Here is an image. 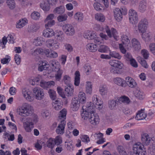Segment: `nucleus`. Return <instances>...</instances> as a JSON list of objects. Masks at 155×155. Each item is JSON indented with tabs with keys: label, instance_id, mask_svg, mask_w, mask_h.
Segmentation results:
<instances>
[{
	"label": "nucleus",
	"instance_id": "nucleus-49",
	"mask_svg": "<svg viewBox=\"0 0 155 155\" xmlns=\"http://www.w3.org/2000/svg\"><path fill=\"white\" fill-rule=\"evenodd\" d=\"M84 68L86 74L87 75H89L92 71L91 66L88 64H86L84 65Z\"/></svg>",
	"mask_w": 155,
	"mask_h": 155
},
{
	"label": "nucleus",
	"instance_id": "nucleus-12",
	"mask_svg": "<svg viewBox=\"0 0 155 155\" xmlns=\"http://www.w3.org/2000/svg\"><path fill=\"white\" fill-rule=\"evenodd\" d=\"M54 18V15L53 14H50L47 16L44 21L46 28L51 27L55 24V21L53 20Z\"/></svg>",
	"mask_w": 155,
	"mask_h": 155
},
{
	"label": "nucleus",
	"instance_id": "nucleus-33",
	"mask_svg": "<svg viewBox=\"0 0 155 155\" xmlns=\"http://www.w3.org/2000/svg\"><path fill=\"white\" fill-rule=\"evenodd\" d=\"M134 95L136 97L140 100H143L145 97L144 93L139 89H137L135 91Z\"/></svg>",
	"mask_w": 155,
	"mask_h": 155
},
{
	"label": "nucleus",
	"instance_id": "nucleus-56",
	"mask_svg": "<svg viewBox=\"0 0 155 155\" xmlns=\"http://www.w3.org/2000/svg\"><path fill=\"white\" fill-rule=\"evenodd\" d=\"M44 41L43 38L41 37H39L35 39L34 42L36 45L38 46L42 45Z\"/></svg>",
	"mask_w": 155,
	"mask_h": 155
},
{
	"label": "nucleus",
	"instance_id": "nucleus-52",
	"mask_svg": "<svg viewBox=\"0 0 155 155\" xmlns=\"http://www.w3.org/2000/svg\"><path fill=\"white\" fill-rule=\"evenodd\" d=\"M137 58L138 62L143 67L146 68H148L149 66L147 63L146 61L140 57H138Z\"/></svg>",
	"mask_w": 155,
	"mask_h": 155
},
{
	"label": "nucleus",
	"instance_id": "nucleus-47",
	"mask_svg": "<svg viewBox=\"0 0 155 155\" xmlns=\"http://www.w3.org/2000/svg\"><path fill=\"white\" fill-rule=\"evenodd\" d=\"M95 19L99 21L103 22L105 20L104 15L101 13H98L95 15Z\"/></svg>",
	"mask_w": 155,
	"mask_h": 155
},
{
	"label": "nucleus",
	"instance_id": "nucleus-36",
	"mask_svg": "<svg viewBox=\"0 0 155 155\" xmlns=\"http://www.w3.org/2000/svg\"><path fill=\"white\" fill-rule=\"evenodd\" d=\"M52 104L53 108L56 110H59L62 107L60 102L58 99L53 101Z\"/></svg>",
	"mask_w": 155,
	"mask_h": 155
},
{
	"label": "nucleus",
	"instance_id": "nucleus-21",
	"mask_svg": "<svg viewBox=\"0 0 155 155\" xmlns=\"http://www.w3.org/2000/svg\"><path fill=\"white\" fill-rule=\"evenodd\" d=\"M34 124L32 122H30L29 120L23 123V126L25 131L28 132H30L34 127Z\"/></svg>",
	"mask_w": 155,
	"mask_h": 155
},
{
	"label": "nucleus",
	"instance_id": "nucleus-17",
	"mask_svg": "<svg viewBox=\"0 0 155 155\" xmlns=\"http://www.w3.org/2000/svg\"><path fill=\"white\" fill-rule=\"evenodd\" d=\"M125 83L126 85H127L128 87L131 88H133L136 87L137 85L135 81L130 77L128 76L125 78Z\"/></svg>",
	"mask_w": 155,
	"mask_h": 155
},
{
	"label": "nucleus",
	"instance_id": "nucleus-22",
	"mask_svg": "<svg viewBox=\"0 0 155 155\" xmlns=\"http://www.w3.org/2000/svg\"><path fill=\"white\" fill-rule=\"evenodd\" d=\"M132 47L135 51H139L141 49V45L139 41L137 39L133 38L131 41Z\"/></svg>",
	"mask_w": 155,
	"mask_h": 155
},
{
	"label": "nucleus",
	"instance_id": "nucleus-42",
	"mask_svg": "<svg viewBox=\"0 0 155 155\" xmlns=\"http://www.w3.org/2000/svg\"><path fill=\"white\" fill-rule=\"evenodd\" d=\"M92 89V84L91 82L87 81L85 85V92L87 94H91Z\"/></svg>",
	"mask_w": 155,
	"mask_h": 155
},
{
	"label": "nucleus",
	"instance_id": "nucleus-24",
	"mask_svg": "<svg viewBox=\"0 0 155 155\" xmlns=\"http://www.w3.org/2000/svg\"><path fill=\"white\" fill-rule=\"evenodd\" d=\"M80 103L76 97L73 99L71 107L73 111H76L78 110L80 106Z\"/></svg>",
	"mask_w": 155,
	"mask_h": 155
},
{
	"label": "nucleus",
	"instance_id": "nucleus-35",
	"mask_svg": "<svg viewBox=\"0 0 155 155\" xmlns=\"http://www.w3.org/2000/svg\"><path fill=\"white\" fill-rule=\"evenodd\" d=\"M64 91L66 95L68 96H71L73 94V87L71 85H68L65 88Z\"/></svg>",
	"mask_w": 155,
	"mask_h": 155
},
{
	"label": "nucleus",
	"instance_id": "nucleus-39",
	"mask_svg": "<svg viewBox=\"0 0 155 155\" xmlns=\"http://www.w3.org/2000/svg\"><path fill=\"white\" fill-rule=\"evenodd\" d=\"M27 23V20L26 18L21 19L17 23L16 27L17 28H21Z\"/></svg>",
	"mask_w": 155,
	"mask_h": 155
},
{
	"label": "nucleus",
	"instance_id": "nucleus-37",
	"mask_svg": "<svg viewBox=\"0 0 155 155\" xmlns=\"http://www.w3.org/2000/svg\"><path fill=\"white\" fill-rule=\"evenodd\" d=\"M65 10L64 6L61 5L55 8L53 10V12L55 14H62L64 12Z\"/></svg>",
	"mask_w": 155,
	"mask_h": 155
},
{
	"label": "nucleus",
	"instance_id": "nucleus-45",
	"mask_svg": "<svg viewBox=\"0 0 155 155\" xmlns=\"http://www.w3.org/2000/svg\"><path fill=\"white\" fill-rule=\"evenodd\" d=\"M129 98L126 96H123L119 97L118 99V102L120 103H124L128 104L130 102Z\"/></svg>",
	"mask_w": 155,
	"mask_h": 155
},
{
	"label": "nucleus",
	"instance_id": "nucleus-26",
	"mask_svg": "<svg viewBox=\"0 0 155 155\" xmlns=\"http://www.w3.org/2000/svg\"><path fill=\"white\" fill-rule=\"evenodd\" d=\"M46 28L43 31V35L45 38H50L52 37L54 34L53 30L52 29Z\"/></svg>",
	"mask_w": 155,
	"mask_h": 155
},
{
	"label": "nucleus",
	"instance_id": "nucleus-10",
	"mask_svg": "<svg viewBox=\"0 0 155 155\" xmlns=\"http://www.w3.org/2000/svg\"><path fill=\"white\" fill-rule=\"evenodd\" d=\"M62 29L65 34L68 36H72L75 33L74 27L70 24H66L62 26Z\"/></svg>",
	"mask_w": 155,
	"mask_h": 155
},
{
	"label": "nucleus",
	"instance_id": "nucleus-1",
	"mask_svg": "<svg viewBox=\"0 0 155 155\" xmlns=\"http://www.w3.org/2000/svg\"><path fill=\"white\" fill-rule=\"evenodd\" d=\"M67 111L65 109H62L60 112L58 118L60 123L56 130V132L58 134H63L64 131V128L66 124V119Z\"/></svg>",
	"mask_w": 155,
	"mask_h": 155
},
{
	"label": "nucleus",
	"instance_id": "nucleus-63",
	"mask_svg": "<svg viewBox=\"0 0 155 155\" xmlns=\"http://www.w3.org/2000/svg\"><path fill=\"white\" fill-rule=\"evenodd\" d=\"M116 100H110L108 102V106L111 109H113L115 108L116 107Z\"/></svg>",
	"mask_w": 155,
	"mask_h": 155
},
{
	"label": "nucleus",
	"instance_id": "nucleus-64",
	"mask_svg": "<svg viewBox=\"0 0 155 155\" xmlns=\"http://www.w3.org/2000/svg\"><path fill=\"white\" fill-rule=\"evenodd\" d=\"M141 53L142 55L145 59H147L149 57L150 54L148 51L145 49L142 50L141 51Z\"/></svg>",
	"mask_w": 155,
	"mask_h": 155
},
{
	"label": "nucleus",
	"instance_id": "nucleus-18",
	"mask_svg": "<svg viewBox=\"0 0 155 155\" xmlns=\"http://www.w3.org/2000/svg\"><path fill=\"white\" fill-rule=\"evenodd\" d=\"M96 33L93 31L87 30L84 31L83 36L84 38L88 40H93L96 37Z\"/></svg>",
	"mask_w": 155,
	"mask_h": 155
},
{
	"label": "nucleus",
	"instance_id": "nucleus-25",
	"mask_svg": "<svg viewBox=\"0 0 155 155\" xmlns=\"http://www.w3.org/2000/svg\"><path fill=\"white\" fill-rule=\"evenodd\" d=\"M54 84L55 82L53 81L45 82V81H42L40 83L41 87L44 89H47L51 86H54Z\"/></svg>",
	"mask_w": 155,
	"mask_h": 155
},
{
	"label": "nucleus",
	"instance_id": "nucleus-59",
	"mask_svg": "<svg viewBox=\"0 0 155 155\" xmlns=\"http://www.w3.org/2000/svg\"><path fill=\"white\" fill-rule=\"evenodd\" d=\"M11 60L10 57L8 55H5V57L1 60V63L3 64H8Z\"/></svg>",
	"mask_w": 155,
	"mask_h": 155
},
{
	"label": "nucleus",
	"instance_id": "nucleus-57",
	"mask_svg": "<svg viewBox=\"0 0 155 155\" xmlns=\"http://www.w3.org/2000/svg\"><path fill=\"white\" fill-rule=\"evenodd\" d=\"M50 98L53 100H54L57 99L56 93L55 91L52 89H50L48 91Z\"/></svg>",
	"mask_w": 155,
	"mask_h": 155
},
{
	"label": "nucleus",
	"instance_id": "nucleus-30",
	"mask_svg": "<svg viewBox=\"0 0 155 155\" xmlns=\"http://www.w3.org/2000/svg\"><path fill=\"white\" fill-rule=\"evenodd\" d=\"M86 97L85 94L82 91L80 92L78 95V99L79 102L82 104L85 103L86 101Z\"/></svg>",
	"mask_w": 155,
	"mask_h": 155
},
{
	"label": "nucleus",
	"instance_id": "nucleus-58",
	"mask_svg": "<svg viewBox=\"0 0 155 155\" xmlns=\"http://www.w3.org/2000/svg\"><path fill=\"white\" fill-rule=\"evenodd\" d=\"M117 150L120 155H128L127 154L124 147L121 146H119L117 148Z\"/></svg>",
	"mask_w": 155,
	"mask_h": 155
},
{
	"label": "nucleus",
	"instance_id": "nucleus-27",
	"mask_svg": "<svg viewBox=\"0 0 155 155\" xmlns=\"http://www.w3.org/2000/svg\"><path fill=\"white\" fill-rule=\"evenodd\" d=\"M86 48L87 51L92 52H95L97 50V45L93 43L87 44L86 45Z\"/></svg>",
	"mask_w": 155,
	"mask_h": 155
},
{
	"label": "nucleus",
	"instance_id": "nucleus-13",
	"mask_svg": "<svg viewBox=\"0 0 155 155\" xmlns=\"http://www.w3.org/2000/svg\"><path fill=\"white\" fill-rule=\"evenodd\" d=\"M34 95L36 99L41 100L43 98L44 96L43 90L38 87H35L33 90Z\"/></svg>",
	"mask_w": 155,
	"mask_h": 155
},
{
	"label": "nucleus",
	"instance_id": "nucleus-15",
	"mask_svg": "<svg viewBox=\"0 0 155 155\" xmlns=\"http://www.w3.org/2000/svg\"><path fill=\"white\" fill-rule=\"evenodd\" d=\"M141 140L143 145H148L150 143L152 138L150 135L147 133H144L141 135Z\"/></svg>",
	"mask_w": 155,
	"mask_h": 155
},
{
	"label": "nucleus",
	"instance_id": "nucleus-4",
	"mask_svg": "<svg viewBox=\"0 0 155 155\" xmlns=\"http://www.w3.org/2000/svg\"><path fill=\"white\" fill-rule=\"evenodd\" d=\"M109 63L112 67L110 69V72L114 74H119V69H122L123 66V64L121 61L116 60H111Z\"/></svg>",
	"mask_w": 155,
	"mask_h": 155
},
{
	"label": "nucleus",
	"instance_id": "nucleus-55",
	"mask_svg": "<svg viewBox=\"0 0 155 155\" xmlns=\"http://www.w3.org/2000/svg\"><path fill=\"white\" fill-rule=\"evenodd\" d=\"M109 55L111 56V58L112 57L119 60L122 57L121 56L119 53L116 51H110Z\"/></svg>",
	"mask_w": 155,
	"mask_h": 155
},
{
	"label": "nucleus",
	"instance_id": "nucleus-50",
	"mask_svg": "<svg viewBox=\"0 0 155 155\" xmlns=\"http://www.w3.org/2000/svg\"><path fill=\"white\" fill-rule=\"evenodd\" d=\"M39 28L38 25L34 24L29 25L28 27V31L31 32L35 31Z\"/></svg>",
	"mask_w": 155,
	"mask_h": 155
},
{
	"label": "nucleus",
	"instance_id": "nucleus-38",
	"mask_svg": "<svg viewBox=\"0 0 155 155\" xmlns=\"http://www.w3.org/2000/svg\"><path fill=\"white\" fill-rule=\"evenodd\" d=\"M146 116V114L143 110H141L138 112L135 119L137 120H140L145 119Z\"/></svg>",
	"mask_w": 155,
	"mask_h": 155
},
{
	"label": "nucleus",
	"instance_id": "nucleus-7",
	"mask_svg": "<svg viewBox=\"0 0 155 155\" xmlns=\"http://www.w3.org/2000/svg\"><path fill=\"white\" fill-rule=\"evenodd\" d=\"M47 47L53 50L58 49L60 47V44L57 40L53 39H48L46 42Z\"/></svg>",
	"mask_w": 155,
	"mask_h": 155
},
{
	"label": "nucleus",
	"instance_id": "nucleus-23",
	"mask_svg": "<svg viewBox=\"0 0 155 155\" xmlns=\"http://www.w3.org/2000/svg\"><path fill=\"white\" fill-rule=\"evenodd\" d=\"M114 18L117 21H120L122 19V14L120 9L116 8L114 9Z\"/></svg>",
	"mask_w": 155,
	"mask_h": 155
},
{
	"label": "nucleus",
	"instance_id": "nucleus-6",
	"mask_svg": "<svg viewBox=\"0 0 155 155\" xmlns=\"http://www.w3.org/2000/svg\"><path fill=\"white\" fill-rule=\"evenodd\" d=\"M109 38L113 37L116 41L119 39L118 32L116 30L113 28H110L107 26H104V31Z\"/></svg>",
	"mask_w": 155,
	"mask_h": 155
},
{
	"label": "nucleus",
	"instance_id": "nucleus-2",
	"mask_svg": "<svg viewBox=\"0 0 155 155\" xmlns=\"http://www.w3.org/2000/svg\"><path fill=\"white\" fill-rule=\"evenodd\" d=\"M33 107L29 104L25 103L18 107L17 112L18 114L22 116H28L33 112Z\"/></svg>",
	"mask_w": 155,
	"mask_h": 155
},
{
	"label": "nucleus",
	"instance_id": "nucleus-16",
	"mask_svg": "<svg viewBox=\"0 0 155 155\" xmlns=\"http://www.w3.org/2000/svg\"><path fill=\"white\" fill-rule=\"evenodd\" d=\"M38 70L42 71L47 69L49 67L48 62L45 61H40L38 63Z\"/></svg>",
	"mask_w": 155,
	"mask_h": 155
},
{
	"label": "nucleus",
	"instance_id": "nucleus-41",
	"mask_svg": "<svg viewBox=\"0 0 155 155\" xmlns=\"http://www.w3.org/2000/svg\"><path fill=\"white\" fill-rule=\"evenodd\" d=\"M141 33L142 38L144 40L148 41L150 40L151 37V34L150 32L146 31L143 33Z\"/></svg>",
	"mask_w": 155,
	"mask_h": 155
},
{
	"label": "nucleus",
	"instance_id": "nucleus-61",
	"mask_svg": "<svg viewBox=\"0 0 155 155\" xmlns=\"http://www.w3.org/2000/svg\"><path fill=\"white\" fill-rule=\"evenodd\" d=\"M15 36L14 34L8 35L6 38L8 42L9 43H13L15 40Z\"/></svg>",
	"mask_w": 155,
	"mask_h": 155
},
{
	"label": "nucleus",
	"instance_id": "nucleus-32",
	"mask_svg": "<svg viewBox=\"0 0 155 155\" xmlns=\"http://www.w3.org/2000/svg\"><path fill=\"white\" fill-rule=\"evenodd\" d=\"M74 18L78 22H81L84 18L83 14L80 12H77L74 15Z\"/></svg>",
	"mask_w": 155,
	"mask_h": 155
},
{
	"label": "nucleus",
	"instance_id": "nucleus-5",
	"mask_svg": "<svg viewBox=\"0 0 155 155\" xmlns=\"http://www.w3.org/2000/svg\"><path fill=\"white\" fill-rule=\"evenodd\" d=\"M134 153L136 155H146V150L142 143L137 142L135 143L133 147Z\"/></svg>",
	"mask_w": 155,
	"mask_h": 155
},
{
	"label": "nucleus",
	"instance_id": "nucleus-60",
	"mask_svg": "<svg viewBox=\"0 0 155 155\" xmlns=\"http://www.w3.org/2000/svg\"><path fill=\"white\" fill-rule=\"evenodd\" d=\"M31 18L35 20H38L40 18V14L37 12H34L31 13Z\"/></svg>",
	"mask_w": 155,
	"mask_h": 155
},
{
	"label": "nucleus",
	"instance_id": "nucleus-51",
	"mask_svg": "<svg viewBox=\"0 0 155 155\" xmlns=\"http://www.w3.org/2000/svg\"><path fill=\"white\" fill-rule=\"evenodd\" d=\"M99 52L101 53H107L110 51L109 48L107 46L105 45H101L100 46L98 49Z\"/></svg>",
	"mask_w": 155,
	"mask_h": 155
},
{
	"label": "nucleus",
	"instance_id": "nucleus-53",
	"mask_svg": "<svg viewBox=\"0 0 155 155\" xmlns=\"http://www.w3.org/2000/svg\"><path fill=\"white\" fill-rule=\"evenodd\" d=\"M40 7L44 11H48L50 9V7L48 4L46 2L44 1L40 4Z\"/></svg>",
	"mask_w": 155,
	"mask_h": 155
},
{
	"label": "nucleus",
	"instance_id": "nucleus-46",
	"mask_svg": "<svg viewBox=\"0 0 155 155\" xmlns=\"http://www.w3.org/2000/svg\"><path fill=\"white\" fill-rule=\"evenodd\" d=\"M100 94L102 95H107L108 92V88L106 85L101 86L99 88Z\"/></svg>",
	"mask_w": 155,
	"mask_h": 155
},
{
	"label": "nucleus",
	"instance_id": "nucleus-8",
	"mask_svg": "<svg viewBox=\"0 0 155 155\" xmlns=\"http://www.w3.org/2000/svg\"><path fill=\"white\" fill-rule=\"evenodd\" d=\"M129 19L130 22L132 24L137 23L138 21L137 12L134 9H131L128 12Z\"/></svg>",
	"mask_w": 155,
	"mask_h": 155
},
{
	"label": "nucleus",
	"instance_id": "nucleus-34",
	"mask_svg": "<svg viewBox=\"0 0 155 155\" xmlns=\"http://www.w3.org/2000/svg\"><path fill=\"white\" fill-rule=\"evenodd\" d=\"M147 3L143 0L140 2L138 7L139 10L141 12H145L147 9Z\"/></svg>",
	"mask_w": 155,
	"mask_h": 155
},
{
	"label": "nucleus",
	"instance_id": "nucleus-31",
	"mask_svg": "<svg viewBox=\"0 0 155 155\" xmlns=\"http://www.w3.org/2000/svg\"><path fill=\"white\" fill-rule=\"evenodd\" d=\"M84 107H82V110L81 111V115L82 119L85 120L88 119L90 117V114L89 112L85 110Z\"/></svg>",
	"mask_w": 155,
	"mask_h": 155
},
{
	"label": "nucleus",
	"instance_id": "nucleus-20",
	"mask_svg": "<svg viewBox=\"0 0 155 155\" xmlns=\"http://www.w3.org/2000/svg\"><path fill=\"white\" fill-rule=\"evenodd\" d=\"M53 35L58 41H62L64 39L63 33L60 30H58L54 32Z\"/></svg>",
	"mask_w": 155,
	"mask_h": 155
},
{
	"label": "nucleus",
	"instance_id": "nucleus-3",
	"mask_svg": "<svg viewBox=\"0 0 155 155\" xmlns=\"http://www.w3.org/2000/svg\"><path fill=\"white\" fill-rule=\"evenodd\" d=\"M51 66L52 71L55 72V77L57 81H59L62 77L63 71L61 69L60 65L58 61L53 60L51 61Z\"/></svg>",
	"mask_w": 155,
	"mask_h": 155
},
{
	"label": "nucleus",
	"instance_id": "nucleus-40",
	"mask_svg": "<svg viewBox=\"0 0 155 155\" xmlns=\"http://www.w3.org/2000/svg\"><path fill=\"white\" fill-rule=\"evenodd\" d=\"M74 85L76 86L79 85L80 83V73L79 71H76L74 73Z\"/></svg>",
	"mask_w": 155,
	"mask_h": 155
},
{
	"label": "nucleus",
	"instance_id": "nucleus-28",
	"mask_svg": "<svg viewBox=\"0 0 155 155\" xmlns=\"http://www.w3.org/2000/svg\"><path fill=\"white\" fill-rule=\"evenodd\" d=\"M96 107V105L91 102H87L85 110L89 112L90 114L94 113V110Z\"/></svg>",
	"mask_w": 155,
	"mask_h": 155
},
{
	"label": "nucleus",
	"instance_id": "nucleus-29",
	"mask_svg": "<svg viewBox=\"0 0 155 155\" xmlns=\"http://www.w3.org/2000/svg\"><path fill=\"white\" fill-rule=\"evenodd\" d=\"M114 81L115 84L122 87H125L126 84L125 81L120 78H116L114 79Z\"/></svg>",
	"mask_w": 155,
	"mask_h": 155
},
{
	"label": "nucleus",
	"instance_id": "nucleus-9",
	"mask_svg": "<svg viewBox=\"0 0 155 155\" xmlns=\"http://www.w3.org/2000/svg\"><path fill=\"white\" fill-rule=\"evenodd\" d=\"M148 25L147 20L146 18L142 19L139 22L138 25V30L136 31L140 33H143L147 29Z\"/></svg>",
	"mask_w": 155,
	"mask_h": 155
},
{
	"label": "nucleus",
	"instance_id": "nucleus-54",
	"mask_svg": "<svg viewBox=\"0 0 155 155\" xmlns=\"http://www.w3.org/2000/svg\"><path fill=\"white\" fill-rule=\"evenodd\" d=\"M54 139L52 138H49L47 142V147L52 150L54 147Z\"/></svg>",
	"mask_w": 155,
	"mask_h": 155
},
{
	"label": "nucleus",
	"instance_id": "nucleus-14",
	"mask_svg": "<svg viewBox=\"0 0 155 155\" xmlns=\"http://www.w3.org/2000/svg\"><path fill=\"white\" fill-rule=\"evenodd\" d=\"M88 120L91 124L95 126L99 124L100 119L99 116L97 114L94 113H91L90 114Z\"/></svg>",
	"mask_w": 155,
	"mask_h": 155
},
{
	"label": "nucleus",
	"instance_id": "nucleus-62",
	"mask_svg": "<svg viewBox=\"0 0 155 155\" xmlns=\"http://www.w3.org/2000/svg\"><path fill=\"white\" fill-rule=\"evenodd\" d=\"M32 54L36 56L39 54H43V49L41 48H38L35 49L34 51L32 52Z\"/></svg>",
	"mask_w": 155,
	"mask_h": 155
},
{
	"label": "nucleus",
	"instance_id": "nucleus-11",
	"mask_svg": "<svg viewBox=\"0 0 155 155\" xmlns=\"http://www.w3.org/2000/svg\"><path fill=\"white\" fill-rule=\"evenodd\" d=\"M22 93L24 97L28 101H33L35 99L32 93L31 90L26 88H23L22 90Z\"/></svg>",
	"mask_w": 155,
	"mask_h": 155
},
{
	"label": "nucleus",
	"instance_id": "nucleus-19",
	"mask_svg": "<svg viewBox=\"0 0 155 155\" xmlns=\"http://www.w3.org/2000/svg\"><path fill=\"white\" fill-rule=\"evenodd\" d=\"M99 97L96 95H94L92 97V101L93 103L96 105L97 108L99 110L102 107V102L99 99Z\"/></svg>",
	"mask_w": 155,
	"mask_h": 155
},
{
	"label": "nucleus",
	"instance_id": "nucleus-48",
	"mask_svg": "<svg viewBox=\"0 0 155 155\" xmlns=\"http://www.w3.org/2000/svg\"><path fill=\"white\" fill-rule=\"evenodd\" d=\"M27 120H29L30 122H32L34 125V124H35L38 122V118L37 115L34 114L31 117L28 118Z\"/></svg>",
	"mask_w": 155,
	"mask_h": 155
},
{
	"label": "nucleus",
	"instance_id": "nucleus-44",
	"mask_svg": "<svg viewBox=\"0 0 155 155\" xmlns=\"http://www.w3.org/2000/svg\"><path fill=\"white\" fill-rule=\"evenodd\" d=\"M6 3L11 10L14 9L15 7L16 4L14 0H6Z\"/></svg>",
	"mask_w": 155,
	"mask_h": 155
},
{
	"label": "nucleus",
	"instance_id": "nucleus-43",
	"mask_svg": "<svg viewBox=\"0 0 155 155\" xmlns=\"http://www.w3.org/2000/svg\"><path fill=\"white\" fill-rule=\"evenodd\" d=\"M94 8L97 11H104L106 10V8L104 5L105 7L102 6L99 3L95 2L94 4Z\"/></svg>",
	"mask_w": 155,
	"mask_h": 155
}]
</instances>
